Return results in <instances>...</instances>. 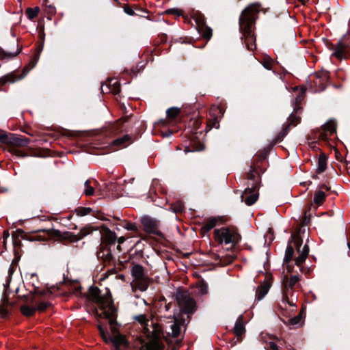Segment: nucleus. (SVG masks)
Returning <instances> with one entry per match:
<instances>
[{
  "label": "nucleus",
  "mask_w": 350,
  "mask_h": 350,
  "mask_svg": "<svg viewBox=\"0 0 350 350\" xmlns=\"http://www.w3.org/2000/svg\"><path fill=\"white\" fill-rule=\"evenodd\" d=\"M192 18L195 20V21L196 23L197 28H198L200 26H202V25H205L204 16L202 14H201L200 13H198V12L194 13L192 15Z\"/></svg>",
  "instance_id": "nucleus-28"
},
{
  "label": "nucleus",
  "mask_w": 350,
  "mask_h": 350,
  "mask_svg": "<svg viewBox=\"0 0 350 350\" xmlns=\"http://www.w3.org/2000/svg\"><path fill=\"white\" fill-rule=\"evenodd\" d=\"M197 29L203 38L206 39H210L211 38L212 29L210 27H207L206 25L200 26Z\"/></svg>",
  "instance_id": "nucleus-22"
},
{
  "label": "nucleus",
  "mask_w": 350,
  "mask_h": 350,
  "mask_svg": "<svg viewBox=\"0 0 350 350\" xmlns=\"http://www.w3.org/2000/svg\"><path fill=\"white\" fill-rule=\"evenodd\" d=\"M286 269H287V271H288V272H291V267H290V266H289V265H287V266H286Z\"/></svg>",
  "instance_id": "nucleus-55"
},
{
  "label": "nucleus",
  "mask_w": 350,
  "mask_h": 350,
  "mask_svg": "<svg viewBox=\"0 0 350 350\" xmlns=\"http://www.w3.org/2000/svg\"><path fill=\"white\" fill-rule=\"evenodd\" d=\"M349 163L350 164V161H349Z\"/></svg>",
  "instance_id": "nucleus-62"
},
{
  "label": "nucleus",
  "mask_w": 350,
  "mask_h": 350,
  "mask_svg": "<svg viewBox=\"0 0 350 350\" xmlns=\"http://www.w3.org/2000/svg\"><path fill=\"white\" fill-rule=\"evenodd\" d=\"M21 311L23 315L26 317H31L35 313L36 310L34 307L24 305L21 307Z\"/></svg>",
  "instance_id": "nucleus-26"
},
{
  "label": "nucleus",
  "mask_w": 350,
  "mask_h": 350,
  "mask_svg": "<svg viewBox=\"0 0 350 350\" xmlns=\"http://www.w3.org/2000/svg\"><path fill=\"white\" fill-rule=\"evenodd\" d=\"M49 306V304L46 301H42L40 302L37 307L36 308V310H38L40 312H42L44 310L46 309V308Z\"/></svg>",
  "instance_id": "nucleus-43"
},
{
  "label": "nucleus",
  "mask_w": 350,
  "mask_h": 350,
  "mask_svg": "<svg viewBox=\"0 0 350 350\" xmlns=\"http://www.w3.org/2000/svg\"><path fill=\"white\" fill-rule=\"evenodd\" d=\"M336 125L337 124L336 120L334 119H330L323 125V131L329 133L330 135H332L336 133Z\"/></svg>",
  "instance_id": "nucleus-17"
},
{
  "label": "nucleus",
  "mask_w": 350,
  "mask_h": 350,
  "mask_svg": "<svg viewBox=\"0 0 350 350\" xmlns=\"http://www.w3.org/2000/svg\"><path fill=\"white\" fill-rule=\"evenodd\" d=\"M98 329H99V332H100V334L101 335V336L103 337V340L107 342H108V339H107V335L105 333V331L103 329V328L102 327V326L100 325H99L98 326Z\"/></svg>",
  "instance_id": "nucleus-46"
},
{
  "label": "nucleus",
  "mask_w": 350,
  "mask_h": 350,
  "mask_svg": "<svg viewBox=\"0 0 350 350\" xmlns=\"http://www.w3.org/2000/svg\"><path fill=\"white\" fill-rule=\"evenodd\" d=\"M215 240L220 244L234 245L240 240L237 231L232 228H221L214 230Z\"/></svg>",
  "instance_id": "nucleus-6"
},
{
  "label": "nucleus",
  "mask_w": 350,
  "mask_h": 350,
  "mask_svg": "<svg viewBox=\"0 0 350 350\" xmlns=\"http://www.w3.org/2000/svg\"><path fill=\"white\" fill-rule=\"evenodd\" d=\"M176 297L178 304L183 312L189 314L193 312L196 302L187 292L178 293Z\"/></svg>",
  "instance_id": "nucleus-7"
},
{
  "label": "nucleus",
  "mask_w": 350,
  "mask_h": 350,
  "mask_svg": "<svg viewBox=\"0 0 350 350\" xmlns=\"http://www.w3.org/2000/svg\"><path fill=\"white\" fill-rule=\"evenodd\" d=\"M134 319L142 325L144 333L148 339V341L141 347L142 350H165L161 341V327L148 319L145 314H139Z\"/></svg>",
  "instance_id": "nucleus-3"
},
{
  "label": "nucleus",
  "mask_w": 350,
  "mask_h": 350,
  "mask_svg": "<svg viewBox=\"0 0 350 350\" xmlns=\"http://www.w3.org/2000/svg\"><path fill=\"white\" fill-rule=\"evenodd\" d=\"M166 12L167 14H176L178 16L180 14V10H179L178 9H169L166 11Z\"/></svg>",
  "instance_id": "nucleus-49"
},
{
  "label": "nucleus",
  "mask_w": 350,
  "mask_h": 350,
  "mask_svg": "<svg viewBox=\"0 0 350 350\" xmlns=\"http://www.w3.org/2000/svg\"><path fill=\"white\" fill-rule=\"evenodd\" d=\"M129 140V137L128 135H125L122 137L118 138L113 142V146H117L118 148H121L125 147L126 146V143Z\"/></svg>",
  "instance_id": "nucleus-24"
},
{
  "label": "nucleus",
  "mask_w": 350,
  "mask_h": 350,
  "mask_svg": "<svg viewBox=\"0 0 350 350\" xmlns=\"http://www.w3.org/2000/svg\"><path fill=\"white\" fill-rule=\"evenodd\" d=\"M124 228L128 230L137 231V226L135 224L127 223Z\"/></svg>",
  "instance_id": "nucleus-45"
},
{
  "label": "nucleus",
  "mask_w": 350,
  "mask_h": 350,
  "mask_svg": "<svg viewBox=\"0 0 350 350\" xmlns=\"http://www.w3.org/2000/svg\"><path fill=\"white\" fill-rule=\"evenodd\" d=\"M327 166V158L324 154L320 155L318 161V166L317 172L318 173H322L326 169Z\"/></svg>",
  "instance_id": "nucleus-23"
},
{
  "label": "nucleus",
  "mask_w": 350,
  "mask_h": 350,
  "mask_svg": "<svg viewBox=\"0 0 350 350\" xmlns=\"http://www.w3.org/2000/svg\"><path fill=\"white\" fill-rule=\"evenodd\" d=\"M92 232V229L90 226H86L83 228H82L79 233L76 237V240H79L83 239L86 235L90 234Z\"/></svg>",
  "instance_id": "nucleus-33"
},
{
  "label": "nucleus",
  "mask_w": 350,
  "mask_h": 350,
  "mask_svg": "<svg viewBox=\"0 0 350 350\" xmlns=\"http://www.w3.org/2000/svg\"><path fill=\"white\" fill-rule=\"evenodd\" d=\"M258 198V187L251 186L245 189L241 195V200L247 205L254 204Z\"/></svg>",
  "instance_id": "nucleus-8"
},
{
  "label": "nucleus",
  "mask_w": 350,
  "mask_h": 350,
  "mask_svg": "<svg viewBox=\"0 0 350 350\" xmlns=\"http://www.w3.org/2000/svg\"><path fill=\"white\" fill-rule=\"evenodd\" d=\"M131 273L134 280L140 279L145 277L144 269L142 266L139 265H136L133 267Z\"/></svg>",
  "instance_id": "nucleus-18"
},
{
  "label": "nucleus",
  "mask_w": 350,
  "mask_h": 350,
  "mask_svg": "<svg viewBox=\"0 0 350 350\" xmlns=\"http://www.w3.org/2000/svg\"><path fill=\"white\" fill-rule=\"evenodd\" d=\"M262 66L267 70H271L273 66V60L269 57H265L262 60Z\"/></svg>",
  "instance_id": "nucleus-35"
},
{
  "label": "nucleus",
  "mask_w": 350,
  "mask_h": 350,
  "mask_svg": "<svg viewBox=\"0 0 350 350\" xmlns=\"http://www.w3.org/2000/svg\"><path fill=\"white\" fill-rule=\"evenodd\" d=\"M117 249H118L119 251H121L120 244H118V245L117 246Z\"/></svg>",
  "instance_id": "nucleus-56"
},
{
  "label": "nucleus",
  "mask_w": 350,
  "mask_h": 350,
  "mask_svg": "<svg viewBox=\"0 0 350 350\" xmlns=\"http://www.w3.org/2000/svg\"><path fill=\"white\" fill-rule=\"evenodd\" d=\"M183 323L178 319H174V323L170 325L171 332H168V334H170L173 337H177L179 336L181 327Z\"/></svg>",
  "instance_id": "nucleus-15"
},
{
  "label": "nucleus",
  "mask_w": 350,
  "mask_h": 350,
  "mask_svg": "<svg viewBox=\"0 0 350 350\" xmlns=\"http://www.w3.org/2000/svg\"><path fill=\"white\" fill-rule=\"evenodd\" d=\"M11 142L10 143L13 144L16 146L23 147V146H27L29 144L30 140L27 138H22V137H18L15 136H11Z\"/></svg>",
  "instance_id": "nucleus-16"
},
{
  "label": "nucleus",
  "mask_w": 350,
  "mask_h": 350,
  "mask_svg": "<svg viewBox=\"0 0 350 350\" xmlns=\"http://www.w3.org/2000/svg\"><path fill=\"white\" fill-rule=\"evenodd\" d=\"M301 314H299L297 316L289 319L286 323L289 325L297 326L301 325Z\"/></svg>",
  "instance_id": "nucleus-34"
},
{
  "label": "nucleus",
  "mask_w": 350,
  "mask_h": 350,
  "mask_svg": "<svg viewBox=\"0 0 350 350\" xmlns=\"http://www.w3.org/2000/svg\"><path fill=\"white\" fill-rule=\"evenodd\" d=\"M11 151L18 157H25L26 156V154L25 153H23L21 150H19L16 148H13Z\"/></svg>",
  "instance_id": "nucleus-47"
},
{
  "label": "nucleus",
  "mask_w": 350,
  "mask_h": 350,
  "mask_svg": "<svg viewBox=\"0 0 350 350\" xmlns=\"http://www.w3.org/2000/svg\"><path fill=\"white\" fill-rule=\"evenodd\" d=\"M180 112V109L178 107H171L166 111L167 117L170 120L175 119Z\"/></svg>",
  "instance_id": "nucleus-25"
},
{
  "label": "nucleus",
  "mask_w": 350,
  "mask_h": 350,
  "mask_svg": "<svg viewBox=\"0 0 350 350\" xmlns=\"http://www.w3.org/2000/svg\"><path fill=\"white\" fill-rule=\"evenodd\" d=\"M0 142L2 143L10 144V142H11L10 136L7 135L5 133L0 132Z\"/></svg>",
  "instance_id": "nucleus-42"
},
{
  "label": "nucleus",
  "mask_w": 350,
  "mask_h": 350,
  "mask_svg": "<svg viewBox=\"0 0 350 350\" xmlns=\"http://www.w3.org/2000/svg\"><path fill=\"white\" fill-rule=\"evenodd\" d=\"M4 287H5V292H7V286H6V284H4Z\"/></svg>",
  "instance_id": "nucleus-60"
},
{
  "label": "nucleus",
  "mask_w": 350,
  "mask_h": 350,
  "mask_svg": "<svg viewBox=\"0 0 350 350\" xmlns=\"http://www.w3.org/2000/svg\"><path fill=\"white\" fill-rule=\"evenodd\" d=\"M303 99H304V96L302 94H300L296 97V98L295 100V103H294V105H295L294 111H295L297 112V111L300 109L299 105L301 104Z\"/></svg>",
  "instance_id": "nucleus-41"
},
{
  "label": "nucleus",
  "mask_w": 350,
  "mask_h": 350,
  "mask_svg": "<svg viewBox=\"0 0 350 350\" xmlns=\"http://www.w3.org/2000/svg\"><path fill=\"white\" fill-rule=\"evenodd\" d=\"M113 343L116 346V350H120L118 345L123 344L124 342V338L122 336H115L112 340Z\"/></svg>",
  "instance_id": "nucleus-40"
},
{
  "label": "nucleus",
  "mask_w": 350,
  "mask_h": 350,
  "mask_svg": "<svg viewBox=\"0 0 350 350\" xmlns=\"http://www.w3.org/2000/svg\"><path fill=\"white\" fill-rule=\"evenodd\" d=\"M271 282L269 280H265L260 284L256 291V296L258 300L262 299L269 292L271 287Z\"/></svg>",
  "instance_id": "nucleus-12"
},
{
  "label": "nucleus",
  "mask_w": 350,
  "mask_h": 350,
  "mask_svg": "<svg viewBox=\"0 0 350 350\" xmlns=\"http://www.w3.org/2000/svg\"><path fill=\"white\" fill-rule=\"evenodd\" d=\"M294 254V250L291 245H288L286 252H285V256L284 258V262L286 264L289 263L293 258Z\"/></svg>",
  "instance_id": "nucleus-27"
},
{
  "label": "nucleus",
  "mask_w": 350,
  "mask_h": 350,
  "mask_svg": "<svg viewBox=\"0 0 350 350\" xmlns=\"http://www.w3.org/2000/svg\"><path fill=\"white\" fill-rule=\"evenodd\" d=\"M217 109L219 110V113H221L222 116L224 113L223 109L221 107H217Z\"/></svg>",
  "instance_id": "nucleus-54"
},
{
  "label": "nucleus",
  "mask_w": 350,
  "mask_h": 350,
  "mask_svg": "<svg viewBox=\"0 0 350 350\" xmlns=\"http://www.w3.org/2000/svg\"><path fill=\"white\" fill-rule=\"evenodd\" d=\"M40 8L38 7L33 8H29L26 10V14L29 19H33L38 16Z\"/></svg>",
  "instance_id": "nucleus-30"
},
{
  "label": "nucleus",
  "mask_w": 350,
  "mask_h": 350,
  "mask_svg": "<svg viewBox=\"0 0 350 350\" xmlns=\"http://www.w3.org/2000/svg\"><path fill=\"white\" fill-rule=\"evenodd\" d=\"M72 217V215H69V216L68 217V220H70Z\"/></svg>",
  "instance_id": "nucleus-57"
},
{
  "label": "nucleus",
  "mask_w": 350,
  "mask_h": 350,
  "mask_svg": "<svg viewBox=\"0 0 350 350\" xmlns=\"http://www.w3.org/2000/svg\"><path fill=\"white\" fill-rule=\"evenodd\" d=\"M17 55V53H10L9 52H5L4 53V57L3 58H10L16 56Z\"/></svg>",
  "instance_id": "nucleus-51"
},
{
  "label": "nucleus",
  "mask_w": 350,
  "mask_h": 350,
  "mask_svg": "<svg viewBox=\"0 0 350 350\" xmlns=\"http://www.w3.org/2000/svg\"><path fill=\"white\" fill-rule=\"evenodd\" d=\"M266 348L268 350H280L278 345L274 342L272 341L267 342Z\"/></svg>",
  "instance_id": "nucleus-44"
},
{
  "label": "nucleus",
  "mask_w": 350,
  "mask_h": 350,
  "mask_svg": "<svg viewBox=\"0 0 350 350\" xmlns=\"http://www.w3.org/2000/svg\"><path fill=\"white\" fill-rule=\"evenodd\" d=\"M325 198V195L323 191H319L317 192L314 196V202L316 204L322 203Z\"/></svg>",
  "instance_id": "nucleus-37"
},
{
  "label": "nucleus",
  "mask_w": 350,
  "mask_h": 350,
  "mask_svg": "<svg viewBox=\"0 0 350 350\" xmlns=\"http://www.w3.org/2000/svg\"><path fill=\"white\" fill-rule=\"evenodd\" d=\"M142 224L144 230L149 233L156 232L159 226L157 220L150 217H144L142 219Z\"/></svg>",
  "instance_id": "nucleus-9"
},
{
  "label": "nucleus",
  "mask_w": 350,
  "mask_h": 350,
  "mask_svg": "<svg viewBox=\"0 0 350 350\" xmlns=\"http://www.w3.org/2000/svg\"><path fill=\"white\" fill-rule=\"evenodd\" d=\"M308 221L309 219L307 218V217L305 215L303 218L301 226H299L298 230L292 235L294 245L296 247L297 252L298 253V256L296 257L295 260V264L297 266L302 265V263L306 260L309 253V247L307 244H305L302 248H301L303 239L305 237V226L307 225Z\"/></svg>",
  "instance_id": "nucleus-5"
},
{
  "label": "nucleus",
  "mask_w": 350,
  "mask_h": 350,
  "mask_svg": "<svg viewBox=\"0 0 350 350\" xmlns=\"http://www.w3.org/2000/svg\"><path fill=\"white\" fill-rule=\"evenodd\" d=\"M339 157H340V155H337V154H336V159H337L338 160H340V159Z\"/></svg>",
  "instance_id": "nucleus-59"
},
{
  "label": "nucleus",
  "mask_w": 350,
  "mask_h": 350,
  "mask_svg": "<svg viewBox=\"0 0 350 350\" xmlns=\"http://www.w3.org/2000/svg\"><path fill=\"white\" fill-rule=\"evenodd\" d=\"M98 257L102 258L105 262H109L113 258V256L110 250L107 248L102 250L100 252H98Z\"/></svg>",
  "instance_id": "nucleus-20"
},
{
  "label": "nucleus",
  "mask_w": 350,
  "mask_h": 350,
  "mask_svg": "<svg viewBox=\"0 0 350 350\" xmlns=\"http://www.w3.org/2000/svg\"><path fill=\"white\" fill-rule=\"evenodd\" d=\"M350 47L342 42L338 43L333 55L338 59H346L349 56Z\"/></svg>",
  "instance_id": "nucleus-10"
},
{
  "label": "nucleus",
  "mask_w": 350,
  "mask_h": 350,
  "mask_svg": "<svg viewBox=\"0 0 350 350\" xmlns=\"http://www.w3.org/2000/svg\"><path fill=\"white\" fill-rule=\"evenodd\" d=\"M217 222V219L210 218L204 223V224L203 226V228L206 231H209L216 226Z\"/></svg>",
  "instance_id": "nucleus-29"
},
{
  "label": "nucleus",
  "mask_w": 350,
  "mask_h": 350,
  "mask_svg": "<svg viewBox=\"0 0 350 350\" xmlns=\"http://www.w3.org/2000/svg\"><path fill=\"white\" fill-rule=\"evenodd\" d=\"M124 11L125 12V13H126L127 14H129L130 16H133L135 14V12L133 11V10L129 6L125 7L124 8Z\"/></svg>",
  "instance_id": "nucleus-48"
},
{
  "label": "nucleus",
  "mask_w": 350,
  "mask_h": 350,
  "mask_svg": "<svg viewBox=\"0 0 350 350\" xmlns=\"http://www.w3.org/2000/svg\"><path fill=\"white\" fill-rule=\"evenodd\" d=\"M124 241H125L124 237H120L118 239V244H122V243H123L124 242Z\"/></svg>",
  "instance_id": "nucleus-53"
},
{
  "label": "nucleus",
  "mask_w": 350,
  "mask_h": 350,
  "mask_svg": "<svg viewBox=\"0 0 350 350\" xmlns=\"http://www.w3.org/2000/svg\"><path fill=\"white\" fill-rule=\"evenodd\" d=\"M92 209L88 207H79L75 209V213L78 216H85L90 213Z\"/></svg>",
  "instance_id": "nucleus-36"
},
{
  "label": "nucleus",
  "mask_w": 350,
  "mask_h": 350,
  "mask_svg": "<svg viewBox=\"0 0 350 350\" xmlns=\"http://www.w3.org/2000/svg\"><path fill=\"white\" fill-rule=\"evenodd\" d=\"M116 239L117 237L115 232L111 230H108L107 232H106L105 234V240L106 242H107L109 244H113L115 243Z\"/></svg>",
  "instance_id": "nucleus-32"
},
{
  "label": "nucleus",
  "mask_w": 350,
  "mask_h": 350,
  "mask_svg": "<svg viewBox=\"0 0 350 350\" xmlns=\"http://www.w3.org/2000/svg\"><path fill=\"white\" fill-rule=\"evenodd\" d=\"M140 350H142V349H140Z\"/></svg>",
  "instance_id": "nucleus-63"
},
{
  "label": "nucleus",
  "mask_w": 350,
  "mask_h": 350,
  "mask_svg": "<svg viewBox=\"0 0 350 350\" xmlns=\"http://www.w3.org/2000/svg\"><path fill=\"white\" fill-rule=\"evenodd\" d=\"M298 275H292L290 278L284 276L282 280V297L279 308L285 312L286 315L296 310L297 297L294 295L293 288L299 282Z\"/></svg>",
  "instance_id": "nucleus-4"
},
{
  "label": "nucleus",
  "mask_w": 350,
  "mask_h": 350,
  "mask_svg": "<svg viewBox=\"0 0 350 350\" xmlns=\"http://www.w3.org/2000/svg\"><path fill=\"white\" fill-rule=\"evenodd\" d=\"M260 4L252 3L246 7L241 12L239 18V29L242 33V39L250 51L256 49V37L254 33L255 17L258 13Z\"/></svg>",
  "instance_id": "nucleus-2"
},
{
  "label": "nucleus",
  "mask_w": 350,
  "mask_h": 350,
  "mask_svg": "<svg viewBox=\"0 0 350 350\" xmlns=\"http://www.w3.org/2000/svg\"><path fill=\"white\" fill-rule=\"evenodd\" d=\"M134 286L141 291H145L149 286V279L145 276L140 279L133 280Z\"/></svg>",
  "instance_id": "nucleus-14"
},
{
  "label": "nucleus",
  "mask_w": 350,
  "mask_h": 350,
  "mask_svg": "<svg viewBox=\"0 0 350 350\" xmlns=\"http://www.w3.org/2000/svg\"><path fill=\"white\" fill-rule=\"evenodd\" d=\"M327 133V132L323 131L322 133H321L319 135V139L321 140L327 141L328 139Z\"/></svg>",
  "instance_id": "nucleus-50"
},
{
  "label": "nucleus",
  "mask_w": 350,
  "mask_h": 350,
  "mask_svg": "<svg viewBox=\"0 0 350 350\" xmlns=\"http://www.w3.org/2000/svg\"><path fill=\"white\" fill-rule=\"evenodd\" d=\"M285 130H286V129ZM286 131H284V135H286Z\"/></svg>",
  "instance_id": "nucleus-61"
},
{
  "label": "nucleus",
  "mask_w": 350,
  "mask_h": 350,
  "mask_svg": "<svg viewBox=\"0 0 350 350\" xmlns=\"http://www.w3.org/2000/svg\"><path fill=\"white\" fill-rule=\"evenodd\" d=\"M48 3H49L48 0L43 1V3H44V6L46 7V11L47 14L50 16H53L55 14V12H56L55 8L51 4H48Z\"/></svg>",
  "instance_id": "nucleus-39"
},
{
  "label": "nucleus",
  "mask_w": 350,
  "mask_h": 350,
  "mask_svg": "<svg viewBox=\"0 0 350 350\" xmlns=\"http://www.w3.org/2000/svg\"><path fill=\"white\" fill-rule=\"evenodd\" d=\"M247 178L250 181L248 185L259 187L260 172L255 165L251 167Z\"/></svg>",
  "instance_id": "nucleus-11"
},
{
  "label": "nucleus",
  "mask_w": 350,
  "mask_h": 350,
  "mask_svg": "<svg viewBox=\"0 0 350 350\" xmlns=\"http://www.w3.org/2000/svg\"><path fill=\"white\" fill-rule=\"evenodd\" d=\"M339 157H340V155H337V154H336V159H337L338 160H340V159Z\"/></svg>",
  "instance_id": "nucleus-58"
},
{
  "label": "nucleus",
  "mask_w": 350,
  "mask_h": 350,
  "mask_svg": "<svg viewBox=\"0 0 350 350\" xmlns=\"http://www.w3.org/2000/svg\"><path fill=\"white\" fill-rule=\"evenodd\" d=\"M89 299L98 304L97 314L108 320L111 331L115 333L117 310L108 289L105 288V291L102 293L98 288L92 286L89 290Z\"/></svg>",
  "instance_id": "nucleus-1"
},
{
  "label": "nucleus",
  "mask_w": 350,
  "mask_h": 350,
  "mask_svg": "<svg viewBox=\"0 0 350 350\" xmlns=\"http://www.w3.org/2000/svg\"><path fill=\"white\" fill-rule=\"evenodd\" d=\"M27 75L25 70H23L21 74L18 72H10L3 77L4 82L14 83L23 79Z\"/></svg>",
  "instance_id": "nucleus-13"
},
{
  "label": "nucleus",
  "mask_w": 350,
  "mask_h": 350,
  "mask_svg": "<svg viewBox=\"0 0 350 350\" xmlns=\"http://www.w3.org/2000/svg\"><path fill=\"white\" fill-rule=\"evenodd\" d=\"M295 113H297L296 111H295ZM300 117L297 116L296 113L295 114H291L288 119V125H287V127L290 126L291 125L295 126H296L299 122H300Z\"/></svg>",
  "instance_id": "nucleus-31"
},
{
  "label": "nucleus",
  "mask_w": 350,
  "mask_h": 350,
  "mask_svg": "<svg viewBox=\"0 0 350 350\" xmlns=\"http://www.w3.org/2000/svg\"><path fill=\"white\" fill-rule=\"evenodd\" d=\"M215 126L216 128H218L219 127V121L217 120V118H215L214 119V122L213 124V126Z\"/></svg>",
  "instance_id": "nucleus-52"
},
{
  "label": "nucleus",
  "mask_w": 350,
  "mask_h": 350,
  "mask_svg": "<svg viewBox=\"0 0 350 350\" xmlns=\"http://www.w3.org/2000/svg\"><path fill=\"white\" fill-rule=\"evenodd\" d=\"M1 301L2 305L0 306V316L1 317H5L9 313L8 306L10 305V303L5 295L3 296Z\"/></svg>",
  "instance_id": "nucleus-21"
},
{
  "label": "nucleus",
  "mask_w": 350,
  "mask_h": 350,
  "mask_svg": "<svg viewBox=\"0 0 350 350\" xmlns=\"http://www.w3.org/2000/svg\"><path fill=\"white\" fill-rule=\"evenodd\" d=\"M84 186V193L88 196H92L94 194V188L90 185V180H87L85 182Z\"/></svg>",
  "instance_id": "nucleus-38"
},
{
  "label": "nucleus",
  "mask_w": 350,
  "mask_h": 350,
  "mask_svg": "<svg viewBox=\"0 0 350 350\" xmlns=\"http://www.w3.org/2000/svg\"><path fill=\"white\" fill-rule=\"evenodd\" d=\"M234 332L237 337L241 336L245 332V327L241 318H239L234 325Z\"/></svg>",
  "instance_id": "nucleus-19"
}]
</instances>
